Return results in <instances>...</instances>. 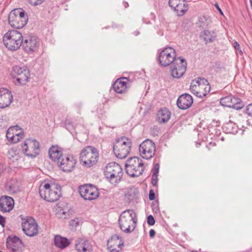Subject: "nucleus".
Segmentation results:
<instances>
[{
    "label": "nucleus",
    "mask_w": 252,
    "mask_h": 252,
    "mask_svg": "<svg viewBox=\"0 0 252 252\" xmlns=\"http://www.w3.org/2000/svg\"><path fill=\"white\" fill-rule=\"evenodd\" d=\"M137 221L136 215L133 210L124 211L119 219L120 229L125 233H130L135 228Z\"/></svg>",
    "instance_id": "nucleus-1"
},
{
    "label": "nucleus",
    "mask_w": 252,
    "mask_h": 252,
    "mask_svg": "<svg viewBox=\"0 0 252 252\" xmlns=\"http://www.w3.org/2000/svg\"><path fill=\"white\" fill-rule=\"evenodd\" d=\"M39 191L41 197L48 202L56 201L61 196L60 186L50 185L48 183L41 184Z\"/></svg>",
    "instance_id": "nucleus-2"
},
{
    "label": "nucleus",
    "mask_w": 252,
    "mask_h": 252,
    "mask_svg": "<svg viewBox=\"0 0 252 252\" xmlns=\"http://www.w3.org/2000/svg\"><path fill=\"white\" fill-rule=\"evenodd\" d=\"M3 41L7 48L11 51H15L22 45L23 36L18 31H9L4 34Z\"/></svg>",
    "instance_id": "nucleus-3"
},
{
    "label": "nucleus",
    "mask_w": 252,
    "mask_h": 252,
    "mask_svg": "<svg viewBox=\"0 0 252 252\" xmlns=\"http://www.w3.org/2000/svg\"><path fill=\"white\" fill-rule=\"evenodd\" d=\"M123 174L122 167L115 162L109 163L105 167V176L113 185H115L121 181Z\"/></svg>",
    "instance_id": "nucleus-4"
},
{
    "label": "nucleus",
    "mask_w": 252,
    "mask_h": 252,
    "mask_svg": "<svg viewBox=\"0 0 252 252\" xmlns=\"http://www.w3.org/2000/svg\"><path fill=\"white\" fill-rule=\"evenodd\" d=\"M99 158L98 152L93 146H87L84 148L80 153V159L83 164L90 167L94 165L98 161Z\"/></svg>",
    "instance_id": "nucleus-5"
},
{
    "label": "nucleus",
    "mask_w": 252,
    "mask_h": 252,
    "mask_svg": "<svg viewBox=\"0 0 252 252\" xmlns=\"http://www.w3.org/2000/svg\"><path fill=\"white\" fill-rule=\"evenodd\" d=\"M28 15L24 10L21 8L12 10L8 15V22L10 25L16 29L24 27L28 22Z\"/></svg>",
    "instance_id": "nucleus-6"
},
{
    "label": "nucleus",
    "mask_w": 252,
    "mask_h": 252,
    "mask_svg": "<svg viewBox=\"0 0 252 252\" xmlns=\"http://www.w3.org/2000/svg\"><path fill=\"white\" fill-rule=\"evenodd\" d=\"M126 173L131 177H138L141 175L144 170V165L142 160L138 157L129 158L125 163Z\"/></svg>",
    "instance_id": "nucleus-7"
},
{
    "label": "nucleus",
    "mask_w": 252,
    "mask_h": 252,
    "mask_svg": "<svg viewBox=\"0 0 252 252\" xmlns=\"http://www.w3.org/2000/svg\"><path fill=\"white\" fill-rule=\"evenodd\" d=\"M131 147L130 141L123 137L116 140L113 145V152L117 158L123 159L126 158L129 153Z\"/></svg>",
    "instance_id": "nucleus-8"
},
{
    "label": "nucleus",
    "mask_w": 252,
    "mask_h": 252,
    "mask_svg": "<svg viewBox=\"0 0 252 252\" xmlns=\"http://www.w3.org/2000/svg\"><path fill=\"white\" fill-rule=\"evenodd\" d=\"M210 86L207 80L204 78H198L193 80L190 85L191 92L198 97H203L210 91Z\"/></svg>",
    "instance_id": "nucleus-9"
},
{
    "label": "nucleus",
    "mask_w": 252,
    "mask_h": 252,
    "mask_svg": "<svg viewBox=\"0 0 252 252\" xmlns=\"http://www.w3.org/2000/svg\"><path fill=\"white\" fill-rule=\"evenodd\" d=\"M12 73L14 76V82L16 85H24L29 82L30 73L26 66H14Z\"/></svg>",
    "instance_id": "nucleus-10"
},
{
    "label": "nucleus",
    "mask_w": 252,
    "mask_h": 252,
    "mask_svg": "<svg viewBox=\"0 0 252 252\" xmlns=\"http://www.w3.org/2000/svg\"><path fill=\"white\" fill-rule=\"evenodd\" d=\"M39 146V142L35 139H27L22 146V151L25 156L34 158L40 153Z\"/></svg>",
    "instance_id": "nucleus-11"
},
{
    "label": "nucleus",
    "mask_w": 252,
    "mask_h": 252,
    "mask_svg": "<svg viewBox=\"0 0 252 252\" xmlns=\"http://www.w3.org/2000/svg\"><path fill=\"white\" fill-rule=\"evenodd\" d=\"M176 53L174 48L171 47L164 48L159 54L158 59L161 66H167L172 64L176 60Z\"/></svg>",
    "instance_id": "nucleus-12"
},
{
    "label": "nucleus",
    "mask_w": 252,
    "mask_h": 252,
    "mask_svg": "<svg viewBox=\"0 0 252 252\" xmlns=\"http://www.w3.org/2000/svg\"><path fill=\"white\" fill-rule=\"evenodd\" d=\"M139 152L143 158L151 159L155 155V144L151 140L146 139L139 145Z\"/></svg>",
    "instance_id": "nucleus-13"
},
{
    "label": "nucleus",
    "mask_w": 252,
    "mask_h": 252,
    "mask_svg": "<svg viewBox=\"0 0 252 252\" xmlns=\"http://www.w3.org/2000/svg\"><path fill=\"white\" fill-rule=\"evenodd\" d=\"M187 65L185 59L181 57L177 58L170 66L171 75L175 78H181L186 71Z\"/></svg>",
    "instance_id": "nucleus-14"
},
{
    "label": "nucleus",
    "mask_w": 252,
    "mask_h": 252,
    "mask_svg": "<svg viewBox=\"0 0 252 252\" xmlns=\"http://www.w3.org/2000/svg\"><path fill=\"white\" fill-rule=\"evenodd\" d=\"M22 227L24 233L30 237L36 235L38 232V225L32 218L23 219Z\"/></svg>",
    "instance_id": "nucleus-15"
},
{
    "label": "nucleus",
    "mask_w": 252,
    "mask_h": 252,
    "mask_svg": "<svg viewBox=\"0 0 252 252\" xmlns=\"http://www.w3.org/2000/svg\"><path fill=\"white\" fill-rule=\"evenodd\" d=\"M78 190L81 197L86 200L95 199L99 195L97 189L92 185L81 186L79 187Z\"/></svg>",
    "instance_id": "nucleus-16"
},
{
    "label": "nucleus",
    "mask_w": 252,
    "mask_h": 252,
    "mask_svg": "<svg viewBox=\"0 0 252 252\" xmlns=\"http://www.w3.org/2000/svg\"><path fill=\"white\" fill-rule=\"evenodd\" d=\"M220 103L224 106L233 108L237 110L242 109L244 106L241 99L232 95H228L222 98Z\"/></svg>",
    "instance_id": "nucleus-17"
},
{
    "label": "nucleus",
    "mask_w": 252,
    "mask_h": 252,
    "mask_svg": "<svg viewBox=\"0 0 252 252\" xmlns=\"http://www.w3.org/2000/svg\"><path fill=\"white\" fill-rule=\"evenodd\" d=\"M57 164L60 169L64 172H71L74 168L76 160L70 155H64Z\"/></svg>",
    "instance_id": "nucleus-18"
},
{
    "label": "nucleus",
    "mask_w": 252,
    "mask_h": 252,
    "mask_svg": "<svg viewBox=\"0 0 252 252\" xmlns=\"http://www.w3.org/2000/svg\"><path fill=\"white\" fill-rule=\"evenodd\" d=\"M24 135L22 130L20 129L18 126H15L8 129L6 136L9 142L15 143L23 138Z\"/></svg>",
    "instance_id": "nucleus-19"
},
{
    "label": "nucleus",
    "mask_w": 252,
    "mask_h": 252,
    "mask_svg": "<svg viewBox=\"0 0 252 252\" xmlns=\"http://www.w3.org/2000/svg\"><path fill=\"white\" fill-rule=\"evenodd\" d=\"M23 243L20 238L16 236H9L6 239V247L13 252H21Z\"/></svg>",
    "instance_id": "nucleus-20"
},
{
    "label": "nucleus",
    "mask_w": 252,
    "mask_h": 252,
    "mask_svg": "<svg viewBox=\"0 0 252 252\" xmlns=\"http://www.w3.org/2000/svg\"><path fill=\"white\" fill-rule=\"evenodd\" d=\"M36 36L29 35L23 38L22 47L27 53L35 51L37 47L38 40Z\"/></svg>",
    "instance_id": "nucleus-21"
},
{
    "label": "nucleus",
    "mask_w": 252,
    "mask_h": 252,
    "mask_svg": "<svg viewBox=\"0 0 252 252\" xmlns=\"http://www.w3.org/2000/svg\"><path fill=\"white\" fill-rule=\"evenodd\" d=\"M123 244L122 238L117 235H113L107 241L108 249L110 252H119Z\"/></svg>",
    "instance_id": "nucleus-22"
},
{
    "label": "nucleus",
    "mask_w": 252,
    "mask_h": 252,
    "mask_svg": "<svg viewBox=\"0 0 252 252\" xmlns=\"http://www.w3.org/2000/svg\"><path fill=\"white\" fill-rule=\"evenodd\" d=\"M13 100L10 91L6 89L0 88V108H4L8 106Z\"/></svg>",
    "instance_id": "nucleus-23"
},
{
    "label": "nucleus",
    "mask_w": 252,
    "mask_h": 252,
    "mask_svg": "<svg viewBox=\"0 0 252 252\" xmlns=\"http://www.w3.org/2000/svg\"><path fill=\"white\" fill-rule=\"evenodd\" d=\"M5 189L9 194H17L21 191V183L16 179L9 180L5 184Z\"/></svg>",
    "instance_id": "nucleus-24"
},
{
    "label": "nucleus",
    "mask_w": 252,
    "mask_h": 252,
    "mask_svg": "<svg viewBox=\"0 0 252 252\" xmlns=\"http://www.w3.org/2000/svg\"><path fill=\"white\" fill-rule=\"evenodd\" d=\"M75 249L77 252H91L93 246L86 239L78 238L75 241Z\"/></svg>",
    "instance_id": "nucleus-25"
},
{
    "label": "nucleus",
    "mask_w": 252,
    "mask_h": 252,
    "mask_svg": "<svg viewBox=\"0 0 252 252\" xmlns=\"http://www.w3.org/2000/svg\"><path fill=\"white\" fill-rule=\"evenodd\" d=\"M129 80L126 77H122L118 79L113 85L114 91L118 94L125 93L127 88Z\"/></svg>",
    "instance_id": "nucleus-26"
},
{
    "label": "nucleus",
    "mask_w": 252,
    "mask_h": 252,
    "mask_svg": "<svg viewBox=\"0 0 252 252\" xmlns=\"http://www.w3.org/2000/svg\"><path fill=\"white\" fill-rule=\"evenodd\" d=\"M14 205L13 199L8 196H2L0 198V210L2 212L11 211Z\"/></svg>",
    "instance_id": "nucleus-27"
},
{
    "label": "nucleus",
    "mask_w": 252,
    "mask_h": 252,
    "mask_svg": "<svg viewBox=\"0 0 252 252\" xmlns=\"http://www.w3.org/2000/svg\"><path fill=\"white\" fill-rule=\"evenodd\" d=\"M193 103L192 96L187 94L181 95L177 99V105L178 107L183 110L190 107Z\"/></svg>",
    "instance_id": "nucleus-28"
},
{
    "label": "nucleus",
    "mask_w": 252,
    "mask_h": 252,
    "mask_svg": "<svg viewBox=\"0 0 252 252\" xmlns=\"http://www.w3.org/2000/svg\"><path fill=\"white\" fill-rule=\"evenodd\" d=\"M48 154L50 158L57 163L60 162V160L64 156L62 149L57 146H52L49 150Z\"/></svg>",
    "instance_id": "nucleus-29"
},
{
    "label": "nucleus",
    "mask_w": 252,
    "mask_h": 252,
    "mask_svg": "<svg viewBox=\"0 0 252 252\" xmlns=\"http://www.w3.org/2000/svg\"><path fill=\"white\" fill-rule=\"evenodd\" d=\"M171 114L167 108H163L157 113V121L160 123H165L168 121Z\"/></svg>",
    "instance_id": "nucleus-30"
},
{
    "label": "nucleus",
    "mask_w": 252,
    "mask_h": 252,
    "mask_svg": "<svg viewBox=\"0 0 252 252\" xmlns=\"http://www.w3.org/2000/svg\"><path fill=\"white\" fill-rule=\"evenodd\" d=\"M54 243L56 246L61 249H64L68 246L70 244V242L67 238L63 237L60 235H57L55 237Z\"/></svg>",
    "instance_id": "nucleus-31"
},
{
    "label": "nucleus",
    "mask_w": 252,
    "mask_h": 252,
    "mask_svg": "<svg viewBox=\"0 0 252 252\" xmlns=\"http://www.w3.org/2000/svg\"><path fill=\"white\" fill-rule=\"evenodd\" d=\"M200 37L204 40L205 43L213 42L216 37V35L214 32L208 30H205L201 33Z\"/></svg>",
    "instance_id": "nucleus-32"
},
{
    "label": "nucleus",
    "mask_w": 252,
    "mask_h": 252,
    "mask_svg": "<svg viewBox=\"0 0 252 252\" xmlns=\"http://www.w3.org/2000/svg\"><path fill=\"white\" fill-rule=\"evenodd\" d=\"M139 194V190L137 188L132 187L128 189L127 193L125 195V200L130 202L134 199L137 198Z\"/></svg>",
    "instance_id": "nucleus-33"
},
{
    "label": "nucleus",
    "mask_w": 252,
    "mask_h": 252,
    "mask_svg": "<svg viewBox=\"0 0 252 252\" xmlns=\"http://www.w3.org/2000/svg\"><path fill=\"white\" fill-rule=\"evenodd\" d=\"M176 11L178 16H183L187 11L188 9V5L186 2L184 0H181L180 3L174 9Z\"/></svg>",
    "instance_id": "nucleus-34"
},
{
    "label": "nucleus",
    "mask_w": 252,
    "mask_h": 252,
    "mask_svg": "<svg viewBox=\"0 0 252 252\" xmlns=\"http://www.w3.org/2000/svg\"><path fill=\"white\" fill-rule=\"evenodd\" d=\"M211 20L205 16H201L199 18L198 25L202 28L207 27L210 23Z\"/></svg>",
    "instance_id": "nucleus-35"
},
{
    "label": "nucleus",
    "mask_w": 252,
    "mask_h": 252,
    "mask_svg": "<svg viewBox=\"0 0 252 252\" xmlns=\"http://www.w3.org/2000/svg\"><path fill=\"white\" fill-rule=\"evenodd\" d=\"M8 153H9V158L10 159H12L13 160V161H14L15 160H18V158H19V156L16 155L13 150H9L8 151Z\"/></svg>",
    "instance_id": "nucleus-36"
},
{
    "label": "nucleus",
    "mask_w": 252,
    "mask_h": 252,
    "mask_svg": "<svg viewBox=\"0 0 252 252\" xmlns=\"http://www.w3.org/2000/svg\"><path fill=\"white\" fill-rule=\"evenodd\" d=\"M79 224V220L78 219H74L71 220L69 222L70 226L73 228L77 227Z\"/></svg>",
    "instance_id": "nucleus-37"
},
{
    "label": "nucleus",
    "mask_w": 252,
    "mask_h": 252,
    "mask_svg": "<svg viewBox=\"0 0 252 252\" xmlns=\"http://www.w3.org/2000/svg\"><path fill=\"white\" fill-rule=\"evenodd\" d=\"M29 2L32 5H38L42 4L44 0H28Z\"/></svg>",
    "instance_id": "nucleus-38"
},
{
    "label": "nucleus",
    "mask_w": 252,
    "mask_h": 252,
    "mask_svg": "<svg viewBox=\"0 0 252 252\" xmlns=\"http://www.w3.org/2000/svg\"><path fill=\"white\" fill-rule=\"evenodd\" d=\"M158 174H153L152 177L151 182L153 186H155L157 184L158 179Z\"/></svg>",
    "instance_id": "nucleus-39"
},
{
    "label": "nucleus",
    "mask_w": 252,
    "mask_h": 252,
    "mask_svg": "<svg viewBox=\"0 0 252 252\" xmlns=\"http://www.w3.org/2000/svg\"><path fill=\"white\" fill-rule=\"evenodd\" d=\"M147 223L150 225H153L155 223V220L152 215H149L147 218Z\"/></svg>",
    "instance_id": "nucleus-40"
},
{
    "label": "nucleus",
    "mask_w": 252,
    "mask_h": 252,
    "mask_svg": "<svg viewBox=\"0 0 252 252\" xmlns=\"http://www.w3.org/2000/svg\"><path fill=\"white\" fill-rule=\"evenodd\" d=\"M159 164L158 163H156L153 169V174H158L159 172Z\"/></svg>",
    "instance_id": "nucleus-41"
},
{
    "label": "nucleus",
    "mask_w": 252,
    "mask_h": 252,
    "mask_svg": "<svg viewBox=\"0 0 252 252\" xmlns=\"http://www.w3.org/2000/svg\"><path fill=\"white\" fill-rule=\"evenodd\" d=\"M246 112L249 115L252 116V104H250L247 106Z\"/></svg>",
    "instance_id": "nucleus-42"
},
{
    "label": "nucleus",
    "mask_w": 252,
    "mask_h": 252,
    "mask_svg": "<svg viewBox=\"0 0 252 252\" xmlns=\"http://www.w3.org/2000/svg\"><path fill=\"white\" fill-rule=\"evenodd\" d=\"M149 198L150 200H153L155 198V192L153 189H151L149 191Z\"/></svg>",
    "instance_id": "nucleus-43"
},
{
    "label": "nucleus",
    "mask_w": 252,
    "mask_h": 252,
    "mask_svg": "<svg viewBox=\"0 0 252 252\" xmlns=\"http://www.w3.org/2000/svg\"><path fill=\"white\" fill-rule=\"evenodd\" d=\"M5 220L4 217L0 215V224L2 226H4L5 223Z\"/></svg>",
    "instance_id": "nucleus-44"
},
{
    "label": "nucleus",
    "mask_w": 252,
    "mask_h": 252,
    "mask_svg": "<svg viewBox=\"0 0 252 252\" xmlns=\"http://www.w3.org/2000/svg\"><path fill=\"white\" fill-rule=\"evenodd\" d=\"M233 46L236 50L239 51L240 45L237 42H235L234 43Z\"/></svg>",
    "instance_id": "nucleus-45"
},
{
    "label": "nucleus",
    "mask_w": 252,
    "mask_h": 252,
    "mask_svg": "<svg viewBox=\"0 0 252 252\" xmlns=\"http://www.w3.org/2000/svg\"><path fill=\"white\" fill-rule=\"evenodd\" d=\"M156 232L154 229H151L149 231V235L151 237L153 238L155 236Z\"/></svg>",
    "instance_id": "nucleus-46"
},
{
    "label": "nucleus",
    "mask_w": 252,
    "mask_h": 252,
    "mask_svg": "<svg viewBox=\"0 0 252 252\" xmlns=\"http://www.w3.org/2000/svg\"><path fill=\"white\" fill-rule=\"evenodd\" d=\"M215 6L216 7V8L218 10L219 12H220V13L223 15V12L222 11H221V9L220 8L219 6V4L218 3H216L215 4Z\"/></svg>",
    "instance_id": "nucleus-47"
},
{
    "label": "nucleus",
    "mask_w": 252,
    "mask_h": 252,
    "mask_svg": "<svg viewBox=\"0 0 252 252\" xmlns=\"http://www.w3.org/2000/svg\"><path fill=\"white\" fill-rule=\"evenodd\" d=\"M123 4L126 8L128 6V4L127 2H124Z\"/></svg>",
    "instance_id": "nucleus-48"
},
{
    "label": "nucleus",
    "mask_w": 252,
    "mask_h": 252,
    "mask_svg": "<svg viewBox=\"0 0 252 252\" xmlns=\"http://www.w3.org/2000/svg\"><path fill=\"white\" fill-rule=\"evenodd\" d=\"M250 2H251V7L252 9V0H250Z\"/></svg>",
    "instance_id": "nucleus-49"
},
{
    "label": "nucleus",
    "mask_w": 252,
    "mask_h": 252,
    "mask_svg": "<svg viewBox=\"0 0 252 252\" xmlns=\"http://www.w3.org/2000/svg\"><path fill=\"white\" fill-rule=\"evenodd\" d=\"M154 209H156L157 210H158V208L157 207H154Z\"/></svg>",
    "instance_id": "nucleus-50"
},
{
    "label": "nucleus",
    "mask_w": 252,
    "mask_h": 252,
    "mask_svg": "<svg viewBox=\"0 0 252 252\" xmlns=\"http://www.w3.org/2000/svg\"><path fill=\"white\" fill-rule=\"evenodd\" d=\"M240 52L241 54H242V52L241 50H240Z\"/></svg>",
    "instance_id": "nucleus-51"
}]
</instances>
